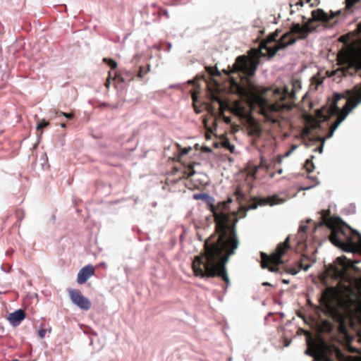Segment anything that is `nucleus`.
Masks as SVG:
<instances>
[{
    "mask_svg": "<svg viewBox=\"0 0 361 361\" xmlns=\"http://www.w3.org/2000/svg\"><path fill=\"white\" fill-rule=\"evenodd\" d=\"M216 221L219 236L215 240L205 241L204 252L195 257L192 269L195 276L201 278L219 276L228 286L230 281L226 264L229 257L235 253L240 243L235 231L238 219L221 214L216 218Z\"/></svg>",
    "mask_w": 361,
    "mask_h": 361,
    "instance_id": "nucleus-1",
    "label": "nucleus"
},
{
    "mask_svg": "<svg viewBox=\"0 0 361 361\" xmlns=\"http://www.w3.org/2000/svg\"><path fill=\"white\" fill-rule=\"evenodd\" d=\"M356 94L353 101L348 99L343 94L336 93L334 98L329 100L327 104L317 109V131L322 130L327 132L322 136L317 133V152L322 153L325 140L330 138L340 123L345 119L348 113L361 102V87H355Z\"/></svg>",
    "mask_w": 361,
    "mask_h": 361,
    "instance_id": "nucleus-2",
    "label": "nucleus"
},
{
    "mask_svg": "<svg viewBox=\"0 0 361 361\" xmlns=\"http://www.w3.org/2000/svg\"><path fill=\"white\" fill-rule=\"evenodd\" d=\"M302 19V25L300 23H293L290 31L283 34L280 40L277 41L276 39L278 37L277 32L269 36L267 43L276 42L271 56L275 55L279 50L294 44L298 39H302L306 38L310 33L316 30V25H314V22L316 21V9L311 11L310 18L303 16Z\"/></svg>",
    "mask_w": 361,
    "mask_h": 361,
    "instance_id": "nucleus-3",
    "label": "nucleus"
},
{
    "mask_svg": "<svg viewBox=\"0 0 361 361\" xmlns=\"http://www.w3.org/2000/svg\"><path fill=\"white\" fill-rule=\"evenodd\" d=\"M306 302V305L297 312V315L310 329L299 328L298 334L305 335L307 345L305 353L312 357V361H316V306L309 296H307Z\"/></svg>",
    "mask_w": 361,
    "mask_h": 361,
    "instance_id": "nucleus-4",
    "label": "nucleus"
},
{
    "mask_svg": "<svg viewBox=\"0 0 361 361\" xmlns=\"http://www.w3.org/2000/svg\"><path fill=\"white\" fill-rule=\"evenodd\" d=\"M289 239L290 236H288L283 243L278 245L275 252L270 256L264 252H260L262 257L261 266L263 269L269 268L271 272L279 271V266L284 263L282 257L285 255L286 252L290 249Z\"/></svg>",
    "mask_w": 361,
    "mask_h": 361,
    "instance_id": "nucleus-5",
    "label": "nucleus"
},
{
    "mask_svg": "<svg viewBox=\"0 0 361 361\" xmlns=\"http://www.w3.org/2000/svg\"><path fill=\"white\" fill-rule=\"evenodd\" d=\"M315 231L316 221L308 219L305 222L302 221L300 223L298 233L295 235L297 243L306 249L310 248L313 254L316 253L315 236L314 234Z\"/></svg>",
    "mask_w": 361,
    "mask_h": 361,
    "instance_id": "nucleus-6",
    "label": "nucleus"
},
{
    "mask_svg": "<svg viewBox=\"0 0 361 361\" xmlns=\"http://www.w3.org/2000/svg\"><path fill=\"white\" fill-rule=\"evenodd\" d=\"M257 66L258 63L255 60L242 55L236 58L233 66L235 72L240 73L250 78L255 75Z\"/></svg>",
    "mask_w": 361,
    "mask_h": 361,
    "instance_id": "nucleus-7",
    "label": "nucleus"
},
{
    "mask_svg": "<svg viewBox=\"0 0 361 361\" xmlns=\"http://www.w3.org/2000/svg\"><path fill=\"white\" fill-rule=\"evenodd\" d=\"M301 89L300 82L298 80L293 81L288 85H284L281 88H277L274 90V94L279 96L281 100L289 99L291 100L295 99V94Z\"/></svg>",
    "mask_w": 361,
    "mask_h": 361,
    "instance_id": "nucleus-8",
    "label": "nucleus"
},
{
    "mask_svg": "<svg viewBox=\"0 0 361 361\" xmlns=\"http://www.w3.org/2000/svg\"><path fill=\"white\" fill-rule=\"evenodd\" d=\"M69 296L71 302L79 307L80 310L87 311L91 307L90 300L84 296L80 290L75 289H70L68 290Z\"/></svg>",
    "mask_w": 361,
    "mask_h": 361,
    "instance_id": "nucleus-9",
    "label": "nucleus"
},
{
    "mask_svg": "<svg viewBox=\"0 0 361 361\" xmlns=\"http://www.w3.org/2000/svg\"><path fill=\"white\" fill-rule=\"evenodd\" d=\"M94 274V267L88 264L82 267L78 274L77 282L79 284H83L87 282L88 279Z\"/></svg>",
    "mask_w": 361,
    "mask_h": 361,
    "instance_id": "nucleus-10",
    "label": "nucleus"
},
{
    "mask_svg": "<svg viewBox=\"0 0 361 361\" xmlns=\"http://www.w3.org/2000/svg\"><path fill=\"white\" fill-rule=\"evenodd\" d=\"M361 70V49L355 59L351 61L346 69L343 70V73L353 75V73Z\"/></svg>",
    "mask_w": 361,
    "mask_h": 361,
    "instance_id": "nucleus-11",
    "label": "nucleus"
},
{
    "mask_svg": "<svg viewBox=\"0 0 361 361\" xmlns=\"http://www.w3.org/2000/svg\"><path fill=\"white\" fill-rule=\"evenodd\" d=\"M25 317V314L24 310L18 309L8 315V320L13 326H16L20 324Z\"/></svg>",
    "mask_w": 361,
    "mask_h": 361,
    "instance_id": "nucleus-12",
    "label": "nucleus"
},
{
    "mask_svg": "<svg viewBox=\"0 0 361 361\" xmlns=\"http://www.w3.org/2000/svg\"><path fill=\"white\" fill-rule=\"evenodd\" d=\"M320 307L319 305H317V312H319ZM319 319V315L317 314V319ZM322 329L319 323L317 322V361L320 360L321 357V349L320 345L323 343L322 338L321 336V332Z\"/></svg>",
    "mask_w": 361,
    "mask_h": 361,
    "instance_id": "nucleus-13",
    "label": "nucleus"
},
{
    "mask_svg": "<svg viewBox=\"0 0 361 361\" xmlns=\"http://www.w3.org/2000/svg\"><path fill=\"white\" fill-rule=\"evenodd\" d=\"M334 18V16H329L323 11V10L317 8V21H323L327 23H331V20H333Z\"/></svg>",
    "mask_w": 361,
    "mask_h": 361,
    "instance_id": "nucleus-14",
    "label": "nucleus"
},
{
    "mask_svg": "<svg viewBox=\"0 0 361 361\" xmlns=\"http://www.w3.org/2000/svg\"><path fill=\"white\" fill-rule=\"evenodd\" d=\"M193 199L196 200H202L207 204H211L214 201V198L205 192L194 194Z\"/></svg>",
    "mask_w": 361,
    "mask_h": 361,
    "instance_id": "nucleus-15",
    "label": "nucleus"
},
{
    "mask_svg": "<svg viewBox=\"0 0 361 361\" xmlns=\"http://www.w3.org/2000/svg\"><path fill=\"white\" fill-rule=\"evenodd\" d=\"M285 202L286 199L281 198L278 195H273L271 197H269L266 200V203L271 206L283 204Z\"/></svg>",
    "mask_w": 361,
    "mask_h": 361,
    "instance_id": "nucleus-16",
    "label": "nucleus"
},
{
    "mask_svg": "<svg viewBox=\"0 0 361 361\" xmlns=\"http://www.w3.org/2000/svg\"><path fill=\"white\" fill-rule=\"evenodd\" d=\"M304 135L305 138L307 137L309 140L310 143H307V145H313L315 141L316 138L312 134L309 128H305L304 130Z\"/></svg>",
    "mask_w": 361,
    "mask_h": 361,
    "instance_id": "nucleus-17",
    "label": "nucleus"
},
{
    "mask_svg": "<svg viewBox=\"0 0 361 361\" xmlns=\"http://www.w3.org/2000/svg\"><path fill=\"white\" fill-rule=\"evenodd\" d=\"M336 261L344 267H352L353 263L351 260L348 259L345 257H338Z\"/></svg>",
    "mask_w": 361,
    "mask_h": 361,
    "instance_id": "nucleus-18",
    "label": "nucleus"
},
{
    "mask_svg": "<svg viewBox=\"0 0 361 361\" xmlns=\"http://www.w3.org/2000/svg\"><path fill=\"white\" fill-rule=\"evenodd\" d=\"M149 71H150V66L149 65H147V67L140 66L137 76L139 78H143V77Z\"/></svg>",
    "mask_w": 361,
    "mask_h": 361,
    "instance_id": "nucleus-19",
    "label": "nucleus"
},
{
    "mask_svg": "<svg viewBox=\"0 0 361 361\" xmlns=\"http://www.w3.org/2000/svg\"><path fill=\"white\" fill-rule=\"evenodd\" d=\"M304 168L305 169L307 172H311L314 169V164L310 159H307L305 164Z\"/></svg>",
    "mask_w": 361,
    "mask_h": 361,
    "instance_id": "nucleus-20",
    "label": "nucleus"
},
{
    "mask_svg": "<svg viewBox=\"0 0 361 361\" xmlns=\"http://www.w3.org/2000/svg\"><path fill=\"white\" fill-rule=\"evenodd\" d=\"M302 102H303V106L304 107L306 106V105H307L310 109H312V111L314 112H315L316 111L313 109V106H314V104L313 102H310V101H308L307 100V94H305L303 97H302Z\"/></svg>",
    "mask_w": 361,
    "mask_h": 361,
    "instance_id": "nucleus-21",
    "label": "nucleus"
},
{
    "mask_svg": "<svg viewBox=\"0 0 361 361\" xmlns=\"http://www.w3.org/2000/svg\"><path fill=\"white\" fill-rule=\"evenodd\" d=\"M104 61L106 62L111 67V69H115L117 67V63L112 59H108L104 58Z\"/></svg>",
    "mask_w": 361,
    "mask_h": 361,
    "instance_id": "nucleus-22",
    "label": "nucleus"
},
{
    "mask_svg": "<svg viewBox=\"0 0 361 361\" xmlns=\"http://www.w3.org/2000/svg\"><path fill=\"white\" fill-rule=\"evenodd\" d=\"M360 0H345L346 8L350 9Z\"/></svg>",
    "mask_w": 361,
    "mask_h": 361,
    "instance_id": "nucleus-23",
    "label": "nucleus"
},
{
    "mask_svg": "<svg viewBox=\"0 0 361 361\" xmlns=\"http://www.w3.org/2000/svg\"><path fill=\"white\" fill-rule=\"evenodd\" d=\"M49 123L48 122H46L45 121H40L39 123H38V124L37 125V130H41L45 127H47L48 126Z\"/></svg>",
    "mask_w": 361,
    "mask_h": 361,
    "instance_id": "nucleus-24",
    "label": "nucleus"
},
{
    "mask_svg": "<svg viewBox=\"0 0 361 361\" xmlns=\"http://www.w3.org/2000/svg\"><path fill=\"white\" fill-rule=\"evenodd\" d=\"M316 185V183L314 182L313 184L310 185H303V186H300V188H299V191L300 190H308L311 188H314V186Z\"/></svg>",
    "mask_w": 361,
    "mask_h": 361,
    "instance_id": "nucleus-25",
    "label": "nucleus"
},
{
    "mask_svg": "<svg viewBox=\"0 0 361 361\" xmlns=\"http://www.w3.org/2000/svg\"><path fill=\"white\" fill-rule=\"evenodd\" d=\"M56 115H62V116H65L66 118H68V119H71V118H73L72 114H68V113H63V112H61V111H56Z\"/></svg>",
    "mask_w": 361,
    "mask_h": 361,
    "instance_id": "nucleus-26",
    "label": "nucleus"
},
{
    "mask_svg": "<svg viewBox=\"0 0 361 361\" xmlns=\"http://www.w3.org/2000/svg\"><path fill=\"white\" fill-rule=\"evenodd\" d=\"M247 83L249 88L251 90H255V85L252 82V81L249 78L247 79Z\"/></svg>",
    "mask_w": 361,
    "mask_h": 361,
    "instance_id": "nucleus-27",
    "label": "nucleus"
},
{
    "mask_svg": "<svg viewBox=\"0 0 361 361\" xmlns=\"http://www.w3.org/2000/svg\"><path fill=\"white\" fill-rule=\"evenodd\" d=\"M191 149V147H184L180 151V155L183 156L188 153V152Z\"/></svg>",
    "mask_w": 361,
    "mask_h": 361,
    "instance_id": "nucleus-28",
    "label": "nucleus"
},
{
    "mask_svg": "<svg viewBox=\"0 0 361 361\" xmlns=\"http://www.w3.org/2000/svg\"><path fill=\"white\" fill-rule=\"evenodd\" d=\"M46 334V330L44 329H40L39 330V336L41 338H43L45 336Z\"/></svg>",
    "mask_w": 361,
    "mask_h": 361,
    "instance_id": "nucleus-29",
    "label": "nucleus"
},
{
    "mask_svg": "<svg viewBox=\"0 0 361 361\" xmlns=\"http://www.w3.org/2000/svg\"><path fill=\"white\" fill-rule=\"evenodd\" d=\"M311 0H305V4H309ZM305 2L302 1V0H299L297 3H296V6H303Z\"/></svg>",
    "mask_w": 361,
    "mask_h": 361,
    "instance_id": "nucleus-30",
    "label": "nucleus"
},
{
    "mask_svg": "<svg viewBox=\"0 0 361 361\" xmlns=\"http://www.w3.org/2000/svg\"><path fill=\"white\" fill-rule=\"evenodd\" d=\"M166 45H167V48L165 49V51L169 52L171 49L172 44L171 42H166Z\"/></svg>",
    "mask_w": 361,
    "mask_h": 361,
    "instance_id": "nucleus-31",
    "label": "nucleus"
},
{
    "mask_svg": "<svg viewBox=\"0 0 361 361\" xmlns=\"http://www.w3.org/2000/svg\"><path fill=\"white\" fill-rule=\"evenodd\" d=\"M270 109H271V111H278V107L276 105H274V104L270 105Z\"/></svg>",
    "mask_w": 361,
    "mask_h": 361,
    "instance_id": "nucleus-32",
    "label": "nucleus"
},
{
    "mask_svg": "<svg viewBox=\"0 0 361 361\" xmlns=\"http://www.w3.org/2000/svg\"><path fill=\"white\" fill-rule=\"evenodd\" d=\"M202 151L204 152H212V149L209 147H203Z\"/></svg>",
    "mask_w": 361,
    "mask_h": 361,
    "instance_id": "nucleus-33",
    "label": "nucleus"
},
{
    "mask_svg": "<svg viewBox=\"0 0 361 361\" xmlns=\"http://www.w3.org/2000/svg\"><path fill=\"white\" fill-rule=\"evenodd\" d=\"M195 173V171L193 169H190L188 176H192Z\"/></svg>",
    "mask_w": 361,
    "mask_h": 361,
    "instance_id": "nucleus-34",
    "label": "nucleus"
},
{
    "mask_svg": "<svg viewBox=\"0 0 361 361\" xmlns=\"http://www.w3.org/2000/svg\"><path fill=\"white\" fill-rule=\"evenodd\" d=\"M154 47L157 50H161L162 49L160 44H155Z\"/></svg>",
    "mask_w": 361,
    "mask_h": 361,
    "instance_id": "nucleus-35",
    "label": "nucleus"
},
{
    "mask_svg": "<svg viewBox=\"0 0 361 361\" xmlns=\"http://www.w3.org/2000/svg\"><path fill=\"white\" fill-rule=\"evenodd\" d=\"M292 150H288V152H286L284 154V157H288L291 153H292Z\"/></svg>",
    "mask_w": 361,
    "mask_h": 361,
    "instance_id": "nucleus-36",
    "label": "nucleus"
},
{
    "mask_svg": "<svg viewBox=\"0 0 361 361\" xmlns=\"http://www.w3.org/2000/svg\"><path fill=\"white\" fill-rule=\"evenodd\" d=\"M311 80L312 81V83L316 82V75H313L311 78Z\"/></svg>",
    "mask_w": 361,
    "mask_h": 361,
    "instance_id": "nucleus-37",
    "label": "nucleus"
},
{
    "mask_svg": "<svg viewBox=\"0 0 361 361\" xmlns=\"http://www.w3.org/2000/svg\"><path fill=\"white\" fill-rule=\"evenodd\" d=\"M224 121L226 123H228L231 122V118L229 117H225Z\"/></svg>",
    "mask_w": 361,
    "mask_h": 361,
    "instance_id": "nucleus-38",
    "label": "nucleus"
},
{
    "mask_svg": "<svg viewBox=\"0 0 361 361\" xmlns=\"http://www.w3.org/2000/svg\"><path fill=\"white\" fill-rule=\"evenodd\" d=\"M290 341H286V343L284 344V346L285 347H288L290 345Z\"/></svg>",
    "mask_w": 361,
    "mask_h": 361,
    "instance_id": "nucleus-39",
    "label": "nucleus"
},
{
    "mask_svg": "<svg viewBox=\"0 0 361 361\" xmlns=\"http://www.w3.org/2000/svg\"><path fill=\"white\" fill-rule=\"evenodd\" d=\"M118 80L122 82H125L126 81V79L123 77H119Z\"/></svg>",
    "mask_w": 361,
    "mask_h": 361,
    "instance_id": "nucleus-40",
    "label": "nucleus"
},
{
    "mask_svg": "<svg viewBox=\"0 0 361 361\" xmlns=\"http://www.w3.org/2000/svg\"><path fill=\"white\" fill-rule=\"evenodd\" d=\"M297 147H298V146L296 145H292L290 150H292V152H293Z\"/></svg>",
    "mask_w": 361,
    "mask_h": 361,
    "instance_id": "nucleus-41",
    "label": "nucleus"
},
{
    "mask_svg": "<svg viewBox=\"0 0 361 361\" xmlns=\"http://www.w3.org/2000/svg\"><path fill=\"white\" fill-rule=\"evenodd\" d=\"M164 14L166 18H169V14L167 11H164Z\"/></svg>",
    "mask_w": 361,
    "mask_h": 361,
    "instance_id": "nucleus-42",
    "label": "nucleus"
},
{
    "mask_svg": "<svg viewBox=\"0 0 361 361\" xmlns=\"http://www.w3.org/2000/svg\"><path fill=\"white\" fill-rule=\"evenodd\" d=\"M1 269H2V270H4V271H6V272H9V271H11V267H9V268H8V269L7 271H6V270H4L2 266H1Z\"/></svg>",
    "mask_w": 361,
    "mask_h": 361,
    "instance_id": "nucleus-43",
    "label": "nucleus"
},
{
    "mask_svg": "<svg viewBox=\"0 0 361 361\" xmlns=\"http://www.w3.org/2000/svg\"><path fill=\"white\" fill-rule=\"evenodd\" d=\"M282 282H283V283H289V281H288V280H286V279H283V280H282Z\"/></svg>",
    "mask_w": 361,
    "mask_h": 361,
    "instance_id": "nucleus-44",
    "label": "nucleus"
},
{
    "mask_svg": "<svg viewBox=\"0 0 361 361\" xmlns=\"http://www.w3.org/2000/svg\"><path fill=\"white\" fill-rule=\"evenodd\" d=\"M291 274H292L293 275H295V274H297V271H296L295 269H292V271H291Z\"/></svg>",
    "mask_w": 361,
    "mask_h": 361,
    "instance_id": "nucleus-45",
    "label": "nucleus"
},
{
    "mask_svg": "<svg viewBox=\"0 0 361 361\" xmlns=\"http://www.w3.org/2000/svg\"><path fill=\"white\" fill-rule=\"evenodd\" d=\"M263 286H270V283L269 282H264L262 283Z\"/></svg>",
    "mask_w": 361,
    "mask_h": 361,
    "instance_id": "nucleus-46",
    "label": "nucleus"
},
{
    "mask_svg": "<svg viewBox=\"0 0 361 361\" xmlns=\"http://www.w3.org/2000/svg\"><path fill=\"white\" fill-rule=\"evenodd\" d=\"M322 82V81L319 80V78L317 77V86Z\"/></svg>",
    "mask_w": 361,
    "mask_h": 361,
    "instance_id": "nucleus-47",
    "label": "nucleus"
},
{
    "mask_svg": "<svg viewBox=\"0 0 361 361\" xmlns=\"http://www.w3.org/2000/svg\"><path fill=\"white\" fill-rule=\"evenodd\" d=\"M256 208H257V205H256V204H255V205L250 206V207H249V209H256Z\"/></svg>",
    "mask_w": 361,
    "mask_h": 361,
    "instance_id": "nucleus-48",
    "label": "nucleus"
},
{
    "mask_svg": "<svg viewBox=\"0 0 361 361\" xmlns=\"http://www.w3.org/2000/svg\"><path fill=\"white\" fill-rule=\"evenodd\" d=\"M61 126L62 128H66V125L65 123H61Z\"/></svg>",
    "mask_w": 361,
    "mask_h": 361,
    "instance_id": "nucleus-49",
    "label": "nucleus"
},
{
    "mask_svg": "<svg viewBox=\"0 0 361 361\" xmlns=\"http://www.w3.org/2000/svg\"><path fill=\"white\" fill-rule=\"evenodd\" d=\"M309 267H310L309 265L306 266L305 267H304V269H305V270H307V269H308V268H309Z\"/></svg>",
    "mask_w": 361,
    "mask_h": 361,
    "instance_id": "nucleus-50",
    "label": "nucleus"
},
{
    "mask_svg": "<svg viewBox=\"0 0 361 361\" xmlns=\"http://www.w3.org/2000/svg\"><path fill=\"white\" fill-rule=\"evenodd\" d=\"M109 84H110V82H106V86L108 87L109 86Z\"/></svg>",
    "mask_w": 361,
    "mask_h": 361,
    "instance_id": "nucleus-51",
    "label": "nucleus"
},
{
    "mask_svg": "<svg viewBox=\"0 0 361 361\" xmlns=\"http://www.w3.org/2000/svg\"><path fill=\"white\" fill-rule=\"evenodd\" d=\"M310 178H311L312 180H314V176H310Z\"/></svg>",
    "mask_w": 361,
    "mask_h": 361,
    "instance_id": "nucleus-52",
    "label": "nucleus"
},
{
    "mask_svg": "<svg viewBox=\"0 0 361 361\" xmlns=\"http://www.w3.org/2000/svg\"><path fill=\"white\" fill-rule=\"evenodd\" d=\"M232 360V358L231 357H228V361H231Z\"/></svg>",
    "mask_w": 361,
    "mask_h": 361,
    "instance_id": "nucleus-53",
    "label": "nucleus"
},
{
    "mask_svg": "<svg viewBox=\"0 0 361 361\" xmlns=\"http://www.w3.org/2000/svg\"><path fill=\"white\" fill-rule=\"evenodd\" d=\"M312 6H313V4H312V3H311V4H310V7H312Z\"/></svg>",
    "mask_w": 361,
    "mask_h": 361,
    "instance_id": "nucleus-54",
    "label": "nucleus"
},
{
    "mask_svg": "<svg viewBox=\"0 0 361 361\" xmlns=\"http://www.w3.org/2000/svg\"><path fill=\"white\" fill-rule=\"evenodd\" d=\"M281 172H282V170H281V169L279 171V173H281Z\"/></svg>",
    "mask_w": 361,
    "mask_h": 361,
    "instance_id": "nucleus-55",
    "label": "nucleus"
},
{
    "mask_svg": "<svg viewBox=\"0 0 361 361\" xmlns=\"http://www.w3.org/2000/svg\"><path fill=\"white\" fill-rule=\"evenodd\" d=\"M327 361H331V360H327Z\"/></svg>",
    "mask_w": 361,
    "mask_h": 361,
    "instance_id": "nucleus-56",
    "label": "nucleus"
}]
</instances>
